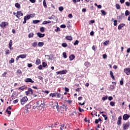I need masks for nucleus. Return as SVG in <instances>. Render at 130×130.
Segmentation results:
<instances>
[{"label": "nucleus", "instance_id": "nucleus-57", "mask_svg": "<svg viewBox=\"0 0 130 130\" xmlns=\"http://www.w3.org/2000/svg\"><path fill=\"white\" fill-rule=\"evenodd\" d=\"M53 17H54V15H52V16H51V17H48L49 20H51V19H53Z\"/></svg>", "mask_w": 130, "mask_h": 130}, {"label": "nucleus", "instance_id": "nucleus-15", "mask_svg": "<svg viewBox=\"0 0 130 130\" xmlns=\"http://www.w3.org/2000/svg\"><path fill=\"white\" fill-rule=\"evenodd\" d=\"M30 18H31V15H27L26 16H24V19L27 21V20L30 19Z\"/></svg>", "mask_w": 130, "mask_h": 130}, {"label": "nucleus", "instance_id": "nucleus-8", "mask_svg": "<svg viewBox=\"0 0 130 130\" xmlns=\"http://www.w3.org/2000/svg\"><path fill=\"white\" fill-rule=\"evenodd\" d=\"M130 72V69L129 68H126L124 70V73H125L127 76L129 75Z\"/></svg>", "mask_w": 130, "mask_h": 130}, {"label": "nucleus", "instance_id": "nucleus-17", "mask_svg": "<svg viewBox=\"0 0 130 130\" xmlns=\"http://www.w3.org/2000/svg\"><path fill=\"white\" fill-rule=\"evenodd\" d=\"M38 45L39 47H42V46H43V45H44V43L39 42Z\"/></svg>", "mask_w": 130, "mask_h": 130}, {"label": "nucleus", "instance_id": "nucleus-34", "mask_svg": "<svg viewBox=\"0 0 130 130\" xmlns=\"http://www.w3.org/2000/svg\"><path fill=\"white\" fill-rule=\"evenodd\" d=\"M101 12L103 16H105V15H106V12H105L104 10H101Z\"/></svg>", "mask_w": 130, "mask_h": 130}, {"label": "nucleus", "instance_id": "nucleus-4", "mask_svg": "<svg viewBox=\"0 0 130 130\" xmlns=\"http://www.w3.org/2000/svg\"><path fill=\"white\" fill-rule=\"evenodd\" d=\"M52 107L53 108H56V109H57V110H58V109H59V108L58 107V103L55 102L54 103H53L52 104Z\"/></svg>", "mask_w": 130, "mask_h": 130}, {"label": "nucleus", "instance_id": "nucleus-46", "mask_svg": "<svg viewBox=\"0 0 130 130\" xmlns=\"http://www.w3.org/2000/svg\"><path fill=\"white\" fill-rule=\"evenodd\" d=\"M46 24H48V22H47V21H44L42 23L43 25H46Z\"/></svg>", "mask_w": 130, "mask_h": 130}, {"label": "nucleus", "instance_id": "nucleus-52", "mask_svg": "<svg viewBox=\"0 0 130 130\" xmlns=\"http://www.w3.org/2000/svg\"><path fill=\"white\" fill-rule=\"evenodd\" d=\"M78 110L80 112H82V111H84V110L83 109H81V107H80L78 108Z\"/></svg>", "mask_w": 130, "mask_h": 130}, {"label": "nucleus", "instance_id": "nucleus-39", "mask_svg": "<svg viewBox=\"0 0 130 130\" xmlns=\"http://www.w3.org/2000/svg\"><path fill=\"white\" fill-rule=\"evenodd\" d=\"M62 46L63 47H67L68 46V45L66 43H63L62 44Z\"/></svg>", "mask_w": 130, "mask_h": 130}, {"label": "nucleus", "instance_id": "nucleus-5", "mask_svg": "<svg viewBox=\"0 0 130 130\" xmlns=\"http://www.w3.org/2000/svg\"><path fill=\"white\" fill-rule=\"evenodd\" d=\"M129 126V122H126L123 124V129H126Z\"/></svg>", "mask_w": 130, "mask_h": 130}, {"label": "nucleus", "instance_id": "nucleus-64", "mask_svg": "<svg viewBox=\"0 0 130 130\" xmlns=\"http://www.w3.org/2000/svg\"><path fill=\"white\" fill-rule=\"evenodd\" d=\"M127 53H129L130 52V48H128L126 50Z\"/></svg>", "mask_w": 130, "mask_h": 130}, {"label": "nucleus", "instance_id": "nucleus-28", "mask_svg": "<svg viewBox=\"0 0 130 130\" xmlns=\"http://www.w3.org/2000/svg\"><path fill=\"white\" fill-rule=\"evenodd\" d=\"M61 72V75H66L67 74V70H62Z\"/></svg>", "mask_w": 130, "mask_h": 130}, {"label": "nucleus", "instance_id": "nucleus-33", "mask_svg": "<svg viewBox=\"0 0 130 130\" xmlns=\"http://www.w3.org/2000/svg\"><path fill=\"white\" fill-rule=\"evenodd\" d=\"M14 61L15 60H14V58H12L11 60L9 61V63H13Z\"/></svg>", "mask_w": 130, "mask_h": 130}, {"label": "nucleus", "instance_id": "nucleus-55", "mask_svg": "<svg viewBox=\"0 0 130 130\" xmlns=\"http://www.w3.org/2000/svg\"><path fill=\"white\" fill-rule=\"evenodd\" d=\"M29 16H30V18H34L35 17V14H31Z\"/></svg>", "mask_w": 130, "mask_h": 130}, {"label": "nucleus", "instance_id": "nucleus-59", "mask_svg": "<svg viewBox=\"0 0 130 130\" xmlns=\"http://www.w3.org/2000/svg\"><path fill=\"white\" fill-rule=\"evenodd\" d=\"M66 26L64 24H62L60 25V28H66Z\"/></svg>", "mask_w": 130, "mask_h": 130}, {"label": "nucleus", "instance_id": "nucleus-56", "mask_svg": "<svg viewBox=\"0 0 130 130\" xmlns=\"http://www.w3.org/2000/svg\"><path fill=\"white\" fill-rule=\"evenodd\" d=\"M113 98H112V96H109V97L108 98V100H109V101H111V100H113Z\"/></svg>", "mask_w": 130, "mask_h": 130}, {"label": "nucleus", "instance_id": "nucleus-51", "mask_svg": "<svg viewBox=\"0 0 130 130\" xmlns=\"http://www.w3.org/2000/svg\"><path fill=\"white\" fill-rule=\"evenodd\" d=\"M9 53H10V50H6V54L7 55H8V54H9Z\"/></svg>", "mask_w": 130, "mask_h": 130}, {"label": "nucleus", "instance_id": "nucleus-13", "mask_svg": "<svg viewBox=\"0 0 130 130\" xmlns=\"http://www.w3.org/2000/svg\"><path fill=\"white\" fill-rule=\"evenodd\" d=\"M124 26H125V24L123 23H122L119 25V26H118V30H121V29L122 28V27H124Z\"/></svg>", "mask_w": 130, "mask_h": 130}, {"label": "nucleus", "instance_id": "nucleus-23", "mask_svg": "<svg viewBox=\"0 0 130 130\" xmlns=\"http://www.w3.org/2000/svg\"><path fill=\"white\" fill-rule=\"evenodd\" d=\"M43 6L44 8H45V9L47 8V5H46V2L45 1V0L43 1Z\"/></svg>", "mask_w": 130, "mask_h": 130}, {"label": "nucleus", "instance_id": "nucleus-32", "mask_svg": "<svg viewBox=\"0 0 130 130\" xmlns=\"http://www.w3.org/2000/svg\"><path fill=\"white\" fill-rule=\"evenodd\" d=\"M115 105V102H111L110 103V105H111V106H114Z\"/></svg>", "mask_w": 130, "mask_h": 130}, {"label": "nucleus", "instance_id": "nucleus-29", "mask_svg": "<svg viewBox=\"0 0 130 130\" xmlns=\"http://www.w3.org/2000/svg\"><path fill=\"white\" fill-rule=\"evenodd\" d=\"M108 44H109V41H106L104 43V45L105 46L108 45Z\"/></svg>", "mask_w": 130, "mask_h": 130}, {"label": "nucleus", "instance_id": "nucleus-47", "mask_svg": "<svg viewBox=\"0 0 130 130\" xmlns=\"http://www.w3.org/2000/svg\"><path fill=\"white\" fill-rule=\"evenodd\" d=\"M27 67L28 68H32V67H33V65H32L31 63H28Z\"/></svg>", "mask_w": 130, "mask_h": 130}, {"label": "nucleus", "instance_id": "nucleus-40", "mask_svg": "<svg viewBox=\"0 0 130 130\" xmlns=\"http://www.w3.org/2000/svg\"><path fill=\"white\" fill-rule=\"evenodd\" d=\"M62 54H63L64 58H67V53L63 52Z\"/></svg>", "mask_w": 130, "mask_h": 130}, {"label": "nucleus", "instance_id": "nucleus-50", "mask_svg": "<svg viewBox=\"0 0 130 130\" xmlns=\"http://www.w3.org/2000/svg\"><path fill=\"white\" fill-rule=\"evenodd\" d=\"M103 58H104V59L107 58V55H106V54H104L103 55Z\"/></svg>", "mask_w": 130, "mask_h": 130}, {"label": "nucleus", "instance_id": "nucleus-53", "mask_svg": "<svg viewBox=\"0 0 130 130\" xmlns=\"http://www.w3.org/2000/svg\"><path fill=\"white\" fill-rule=\"evenodd\" d=\"M123 80V78H122L121 80L120 81V84L121 85H123V80Z\"/></svg>", "mask_w": 130, "mask_h": 130}, {"label": "nucleus", "instance_id": "nucleus-7", "mask_svg": "<svg viewBox=\"0 0 130 130\" xmlns=\"http://www.w3.org/2000/svg\"><path fill=\"white\" fill-rule=\"evenodd\" d=\"M25 82L26 83H34V81H33L31 78H26L25 80Z\"/></svg>", "mask_w": 130, "mask_h": 130}, {"label": "nucleus", "instance_id": "nucleus-41", "mask_svg": "<svg viewBox=\"0 0 130 130\" xmlns=\"http://www.w3.org/2000/svg\"><path fill=\"white\" fill-rule=\"evenodd\" d=\"M56 95L58 98H60V96H61V95L60 93H58L57 92L56 93Z\"/></svg>", "mask_w": 130, "mask_h": 130}, {"label": "nucleus", "instance_id": "nucleus-43", "mask_svg": "<svg viewBox=\"0 0 130 130\" xmlns=\"http://www.w3.org/2000/svg\"><path fill=\"white\" fill-rule=\"evenodd\" d=\"M17 73H18V74H20V75L22 74V71H21V70L18 69L17 71Z\"/></svg>", "mask_w": 130, "mask_h": 130}, {"label": "nucleus", "instance_id": "nucleus-19", "mask_svg": "<svg viewBox=\"0 0 130 130\" xmlns=\"http://www.w3.org/2000/svg\"><path fill=\"white\" fill-rule=\"evenodd\" d=\"M40 63H41L40 60L39 59H37L36 61V64L38 66L39 64H40Z\"/></svg>", "mask_w": 130, "mask_h": 130}, {"label": "nucleus", "instance_id": "nucleus-63", "mask_svg": "<svg viewBox=\"0 0 130 130\" xmlns=\"http://www.w3.org/2000/svg\"><path fill=\"white\" fill-rule=\"evenodd\" d=\"M7 72H4V74H2L3 77H6Z\"/></svg>", "mask_w": 130, "mask_h": 130}, {"label": "nucleus", "instance_id": "nucleus-3", "mask_svg": "<svg viewBox=\"0 0 130 130\" xmlns=\"http://www.w3.org/2000/svg\"><path fill=\"white\" fill-rule=\"evenodd\" d=\"M8 23L7 22H2L1 23H0V27L1 28H6V26H8Z\"/></svg>", "mask_w": 130, "mask_h": 130}, {"label": "nucleus", "instance_id": "nucleus-45", "mask_svg": "<svg viewBox=\"0 0 130 130\" xmlns=\"http://www.w3.org/2000/svg\"><path fill=\"white\" fill-rule=\"evenodd\" d=\"M6 112L8 113V114H9V115H10V114H11V113H12V112H11V111H9V110H8V109H6Z\"/></svg>", "mask_w": 130, "mask_h": 130}, {"label": "nucleus", "instance_id": "nucleus-49", "mask_svg": "<svg viewBox=\"0 0 130 130\" xmlns=\"http://www.w3.org/2000/svg\"><path fill=\"white\" fill-rule=\"evenodd\" d=\"M40 31H41V32H44V27H41Z\"/></svg>", "mask_w": 130, "mask_h": 130}, {"label": "nucleus", "instance_id": "nucleus-24", "mask_svg": "<svg viewBox=\"0 0 130 130\" xmlns=\"http://www.w3.org/2000/svg\"><path fill=\"white\" fill-rule=\"evenodd\" d=\"M15 6L16 8H17V9H20V8L21 7L19 3H16Z\"/></svg>", "mask_w": 130, "mask_h": 130}, {"label": "nucleus", "instance_id": "nucleus-27", "mask_svg": "<svg viewBox=\"0 0 130 130\" xmlns=\"http://www.w3.org/2000/svg\"><path fill=\"white\" fill-rule=\"evenodd\" d=\"M116 8L117 9V10H120V6L119 5V4H116Z\"/></svg>", "mask_w": 130, "mask_h": 130}, {"label": "nucleus", "instance_id": "nucleus-16", "mask_svg": "<svg viewBox=\"0 0 130 130\" xmlns=\"http://www.w3.org/2000/svg\"><path fill=\"white\" fill-rule=\"evenodd\" d=\"M25 89H27V86L25 85L19 88V90H22V91H23V90H25Z\"/></svg>", "mask_w": 130, "mask_h": 130}, {"label": "nucleus", "instance_id": "nucleus-38", "mask_svg": "<svg viewBox=\"0 0 130 130\" xmlns=\"http://www.w3.org/2000/svg\"><path fill=\"white\" fill-rule=\"evenodd\" d=\"M129 15V12L128 10H126L125 12V16H128Z\"/></svg>", "mask_w": 130, "mask_h": 130}, {"label": "nucleus", "instance_id": "nucleus-25", "mask_svg": "<svg viewBox=\"0 0 130 130\" xmlns=\"http://www.w3.org/2000/svg\"><path fill=\"white\" fill-rule=\"evenodd\" d=\"M33 36H34V34L33 33H30L28 35V38H32V37H33Z\"/></svg>", "mask_w": 130, "mask_h": 130}, {"label": "nucleus", "instance_id": "nucleus-61", "mask_svg": "<svg viewBox=\"0 0 130 130\" xmlns=\"http://www.w3.org/2000/svg\"><path fill=\"white\" fill-rule=\"evenodd\" d=\"M67 102H68L69 103V104H70V105L72 104V101L71 100L67 101Z\"/></svg>", "mask_w": 130, "mask_h": 130}, {"label": "nucleus", "instance_id": "nucleus-14", "mask_svg": "<svg viewBox=\"0 0 130 130\" xmlns=\"http://www.w3.org/2000/svg\"><path fill=\"white\" fill-rule=\"evenodd\" d=\"M66 39H67V40H69L70 41H72V40H73V38L71 36H67L66 37Z\"/></svg>", "mask_w": 130, "mask_h": 130}, {"label": "nucleus", "instance_id": "nucleus-37", "mask_svg": "<svg viewBox=\"0 0 130 130\" xmlns=\"http://www.w3.org/2000/svg\"><path fill=\"white\" fill-rule=\"evenodd\" d=\"M107 98H108V97L107 96H104L102 98V100H103V101H105V100H107Z\"/></svg>", "mask_w": 130, "mask_h": 130}, {"label": "nucleus", "instance_id": "nucleus-10", "mask_svg": "<svg viewBox=\"0 0 130 130\" xmlns=\"http://www.w3.org/2000/svg\"><path fill=\"white\" fill-rule=\"evenodd\" d=\"M12 45H13V40H11L9 44V47L11 50L13 49V48H12Z\"/></svg>", "mask_w": 130, "mask_h": 130}, {"label": "nucleus", "instance_id": "nucleus-22", "mask_svg": "<svg viewBox=\"0 0 130 130\" xmlns=\"http://www.w3.org/2000/svg\"><path fill=\"white\" fill-rule=\"evenodd\" d=\"M33 24H38V23H40V20H36L32 21Z\"/></svg>", "mask_w": 130, "mask_h": 130}, {"label": "nucleus", "instance_id": "nucleus-42", "mask_svg": "<svg viewBox=\"0 0 130 130\" xmlns=\"http://www.w3.org/2000/svg\"><path fill=\"white\" fill-rule=\"evenodd\" d=\"M78 44H79V41L76 40L74 43V45H78Z\"/></svg>", "mask_w": 130, "mask_h": 130}, {"label": "nucleus", "instance_id": "nucleus-44", "mask_svg": "<svg viewBox=\"0 0 130 130\" xmlns=\"http://www.w3.org/2000/svg\"><path fill=\"white\" fill-rule=\"evenodd\" d=\"M18 102H19V100L16 99L13 101V103H14V104H16V103H18Z\"/></svg>", "mask_w": 130, "mask_h": 130}, {"label": "nucleus", "instance_id": "nucleus-21", "mask_svg": "<svg viewBox=\"0 0 130 130\" xmlns=\"http://www.w3.org/2000/svg\"><path fill=\"white\" fill-rule=\"evenodd\" d=\"M28 92L29 94H31V95H33V90L32 89L28 88Z\"/></svg>", "mask_w": 130, "mask_h": 130}, {"label": "nucleus", "instance_id": "nucleus-6", "mask_svg": "<svg viewBox=\"0 0 130 130\" xmlns=\"http://www.w3.org/2000/svg\"><path fill=\"white\" fill-rule=\"evenodd\" d=\"M130 117V116L129 115H128V114H124L123 116V119L124 120H127L128 119V118H129Z\"/></svg>", "mask_w": 130, "mask_h": 130}, {"label": "nucleus", "instance_id": "nucleus-18", "mask_svg": "<svg viewBox=\"0 0 130 130\" xmlns=\"http://www.w3.org/2000/svg\"><path fill=\"white\" fill-rule=\"evenodd\" d=\"M110 75L112 79H113V80H115L114 76L113 75V72H112V71L110 72Z\"/></svg>", "mask_w": 130, "mask_h": 130}, {"label": "nucleus", "instance_id": "nucleus-26", "mask_svg": "<svg viewBox=\"0 0 130 130\" xmlns=\"http://www.w3.org/2000/svg\"><path fill=\"white\" fill-rule=\"evenodd\" d=\"M17 14L18 16H23V14H22L21 11H18L17 12Z\"/></svg>", "mask_w": 130, "mask_h": 130}, {"label": "nucleus", "instance_id": "nucleus-30", "mask_svg": "<svg viewBox=\"0 0 130 130\" xmlns=\"http://www.w3.org/2000/svg\"><path fill=\"white\" fill-rule=\"evenodd\" d=\"M33 47H36L37 46V42H35L32 44Z\"/></svg>", "mask_w": 130, "mask_h": 130}, {"label": "nucleus", "instance_id": "nucleus-48", "mask_svg": "<svg viewBox=\"0 0 130 130\" xmlns=\"http://www.w3.org/2000/svg\"><path fill=\"white\" fill-rule=\"evenodd\" d=\"M117 25V21H116V20H115L114 21V25L116 26Z\"/></svg>", "mask_w": 130, "mask_h": 130}, {"label": "nucleus", "instance_id": "nucleus-31", "mask_svg": "<svg viewBox=\"0 0 130 130\" xmlns=\"http://www.w3.org/2000/svg\"><path fill=\"white\" fill-rule=\"evenodd\" d=\"M42 66L43 68H45L47 66V63L45 62H43Z\"/></svg>", "mask_w": 130, "mask_h": 130}, {"label": "nucleus", "instance_id": "nucleus-2", "mask_svg": "<svg viewBox=\"0 0 130 130\" xmlns=\"http://www.w3.org/2000/svg\"><path fill=\"white\" fill-rule=\"evenodd\" d=\"M27 54L19 55L16 57V60H19V58H26Z\"/></svg>", "mask_w": 130, "mask_h": 130}, {"label": "nucleus", "instance_id": "nucleus-62", "mask_svg": "<svg viewBox=\"0 0 130 130\" xmlns=\"http://www.w3.org/2000/svg\"><path fill=\"white\" fill-rule=\"evenodd\" d=\"M68 18H73V15H72V14H70L68 15Z\"/></svg>", "mask_w": 130, "mask_h": 130}, {"label": "nucleus", "instance_id": "nucleus-60", "mask_svg": "<svg viewBox=\"0 0 130 130\" xmlns=\"http://www.w3.org/2000/svg\"><path fill=\"white\" fill-rule=\"evenodd\" d=\"M38 69H39V70H41L42 69V66L40 65L38 67Z\"/></svg>", "mask_w": 130, "mask_h": 130}, {"label": "nucleus", "instance_id": "nucleus-20", "mask_svg": "<svg viewBox=\"0 0 130 130\" xmlns=\"http://www.w3.org/2000/svg\"><path fill=\"white\" fill-rule=\"evenodd\" d=\"M69 58L70 60H73V59L75 58V56L72 54L70 56Z\"/></svg>", "mask_w": 130, "mask_h": 130}, {"label": "nucleus", "instance_id": "nucleus-1", "mask_svg": "<svg viewBox=\"0 0 130 130\" xmlns=\"http://www.w3.org/2000/svg\"><path fill=\"white\" fill-rule=\"evenodd\" d=\"M27 101H28V98L27 96H24L22 98V99L20 100L21 104L22 105H24Z\"/></svg>", "mask_w": 130, "mask_h": 130}, {"label": "nucleus", "instance_id": "nucleus-54", "mask_svg": "<svg viewBox=\"0 0 130 130\" xmlns=\"http://www.w3.org/2000/svg\"><path fill=\"white\" fill-rule=\"evenodd\" d=\"M85 67H89V62H85L84 63Z\"/></svg>", "mask_w": 130, "mask_h": 130}, {"label": "nucleus", "instance_id": "nucleus-58", "mask_svg": "<svg viewBox=\"0 0 130 130\" xmlns=\"http://www.w3.org/2000/svg\"><path fill=\"white\" fill-rule=\"evenodd\" d=\"M125 5L127 6V7H129L130 6V3L129 2H125Z\"/></svg>", "mask_w": 130, "mask_h": 130}, {"label": "nucleus", "instance_id": "nucleus-35", "mask_svg": "<svg viewBox=\"0 0 130 130\" xmlns=\"http://www.w3.org/2000/svg\"><path fill=\"white\" fill-rule=\"evenodd\" d=\"M110 89H111V90H113L115 89V86H114V85H110Z\"/></svg>", "mask_w": 130, "mask_h": 130}, {"label": "nucleus", "instance_id": "nucleus-9", "mask_svg": "<svg viewBox=\"0 0 130 130\" xmlns=\"http://www.w3.org/2000/svg\"><path fill=\"white\" fill-rule=\"evenodd\" d=\"M121 116H119L118 118V121L117 122V124H118V125H120V124H121Z\"/></svg>", "mask_w": 130, "mask_h": 130}, {"label": "nucleus", "instance_id": "nucleus-36", "mask_svg": "<svg viewBox=\"0 0 130 130\" xmlns=\"http://www.w3.org/2000/svg\"><path fill=\"white\" fill-rule=\"evenodd\" d=\"M59 11L60 12H62V11H63V7H59Z\"/></svg>", "mask_w": 130, "mask_h": 130}, {"label": "nucleus", "instance_id": "nucleus-11", "mask_svg": "<svg viewBox=\"0 0 130 130\" xmlns=\"http://www.w3.org/2000/svg\"><path fill=\"white\" fill-rule=\"evenodd\" d=\"M37 36H38V37H40V38H42V37H44V36H45V34H42L40 32H38Z\"/></svg>", "mask_w": 130, "mask_h": 130}, {"label": "nucleus", "instance_id": "nucleus-12", "mask_svg": "<svg viewBox=\"0 0 130 130\" xmlns=\"http://www.w3.org/2000/svg\"><path fill=\"white\" fill-rule=\"evenodd\" d=\"M45 57H47V58H48V59L52 60V58H51V57H53V55H52V54H51L50 55H46Z\"/></svg>", "mask_w": 130, "mask_h": 130}]
</instances>
